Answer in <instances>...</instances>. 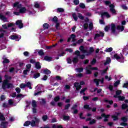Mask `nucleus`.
<instances>
[{"mask_svg":"<svg viewBox=\"0 0 128 128\" xmlns=\"http://www.w3.org/2000/svg\"><path fill=\"white\" fill-rule=\"evenodd\" d=\"M34 120H32L31 122L30 126H36V124H38V123L40 122V120L38 118H37L36 117L34 118Z\"/></svg>","mask_w":128,"mask_h":128,"instance_id":"nucleus-7","label":"nucleus"},{"mask_svg":"<svg viewBox=\"0 0 128 128\" xmlns=\"http://www.w3.org/2000/svg\"><path fill=\"white\" fill-rule=\"evenodd\" d=\"M76 70L78 72H84V68H78L76 69Z\"/></svg>","mask_w":128,"mask_h":128,"instance_id":"nucleus-42","label":"nucleus"},{"mask_svg":"<svg viewBox=\"0 0 128 128\" xmlns=\"http://www.w3.org/2000/svg\"><path fill=\"white\" fill-rule=\"evenodd\" d=\"M128 50V46H126L125 48H124L122 50L123 52V54H124L125 52H126V50Z\"/></svg>","mask_w":128,"mask_h":128,"instance_id":"nucleus-57","label":"nucleus"},{"mask_svg":"<svg viewBox=\"0 0 128 128\" xmlns=\"http://www.w3.org/2000/svg\"><path fill=\"white\" fill-rule=\"evenodd\" d=\"M72 16L74 20H75V22L78 21V16H76V13H73L72 14Z\"/></svg>","mask_w":128,"mask_h":128,"instance_id":"nucleus-23","label":"nucleus"},{"mask_svg":"<svg viewBox=\"0 0 128 128\" xmlns=\"http://www.w3.org/2000/svg\"><path fill=\"white\" fill-rule=\"evenodd\" d=\"M102 116H103V118H105L104 119V122H108V118H110V115H106L104 114H102Z\"/></svg>","mask_w":128,"mask_h":128,"instance_id":"nucleus-20","label":"nucleus"},{"mask_svg":"<svg viewBox=\"0 0 128 128\" xmlns=\"http://www.w3.org/2000/svg\"><path fill=\"white\" fill-rule=\"evenodd\" d=\"M110 62V58H107L106 60V62L104 63V66H106V64H108Z\"/></svg>","mask_w":128,"mask_h":128,"instance_id":"nucleus-24","label":"nucleus"},{"mask_svg":"<svg viewBox=\"0 0 128 128\" xmlns=\"http://www.w3.org/2000/svg\"><path fill=\"white\" fill-rule=\"evenodd\" d=\"M9 106L10 105L8 104H6V103H4L3 104V107L4 108H8Z\"/></svg>","mask_w":128,"mask_h":128,"instance_id":"nucleus-59","label":"nucleus"},{"mask_svg":"<svg viewBox=\"0 0 128 128\" xmlns=\"http://www.w3.org/2000/svg\"><path fill=\"white\" fill-rule=\"evenodd\" d=\"M52 22H54L57 23L58 22V18H56V16H54L52 18Z\"/></svg>","mask_w":128,"mask_h":128,"instance_id":"nucleus-49","label":"nucleus"},{"mask_svg":"<svg viewBox=\"0 0 128 128\" xmlns=\"http://www.w3.org/2000/svg\"><path fill=\"white\" fill-rule=\"evenodd\" d=\"M98 70L97 67H92L91 65H89L86 68V72L88 74H92V70Z\"/></svg>","mask_w":128,"mask_h":128,"instance_id":"nucleus-5","label":"nucleus"},{"mask_svg":"<svg viewBox=\"0 0 128 128\" xmlns=\"http://www.w3.org/2000/svg\"><path fill=\"white\" fill-rule=\"evenodd\" d=\"M76 38V35L72 34L70 37V38H68V42H70V40H72V42H74Z\"/></svg>","mask_w":128,"mask_h":128,"instance_id":"nucleus-19","label":"nucleus"},{"mask_svg":"<svg viewBox=\"0 0 128 128\" xmlns=\"http://www.w3.org/2000/svg\"><path fill=\"white\" fill-rule=\"evenodd\" d=\"M117 98H118L119 100H124V96H118Z\"/></svg>","mask_w":128,"mask_h":128,"instance_id":"nucleus-51","label":"nucleus"},{"mask_svg":"<svg viewBox=\"0 0 128 128\" xmlns=\"http://www.w3.org/2000/svg\"><path fill=\"white\" fill-rule=\"evenodd\" d=\"M38 54H40V56H43L44 54V51H42V50H40L38 52Z\"/></svg>","mask_w":128,"mask_h":128,"instance_id":"nucleus-58","label":"nucleus"},{"mask_svg":"<svg viewBox=\"0 0 128 128\" xmlns=\"http://www.w3.org/2000/svg\"><path fill=\"white\" fill-rule=\"evenodd\" d=\"M39 76H40V74L36 73V74H34V78H39Z\"/></svg>","mask_w":128,"mask_h":128,"instance_id":"nucleus-32","label":"nucleus"},{"mask_svg":"<svg viewBox=\"0 0 128 128\" xmlns=\"http://www.w3.org/2000/svg\"><path fill=\"white\" fill-rule=\"evenodd\" d=\"M26 68L27 70H30V68H32V64H28L26 65Z\"/></svg>","mask_w":128,"mask_h":128,"instance_id":"nucleus-60","label":"nucleus"},{"mask_svg":"<svg viewBox=\"0 0 128 128\" xmlns=\"http://www.w3.org/2000/svg\"><path fill=\"white\" fill-rule=\"evenodd\" d=\"M104 36V33L100 32L98 33L95 34L94 36V40H100V38H103Z\"/></svg>","mask_w":128,"mask_h":128,"instance_id":"nucleus-6","label":"nucleus"},{"mask_svg":"<svg viewBox=\"0 0 128 128\" xmlns=\"http://www.w3.org/2000/svg\"><path fill=\"white\" fill-rule=\"evenodd\" d=\"M80 50L82 54H85L86 56H90L94 52V48H90L88 52L86 48L84 47V46H80Z\"/></svg>","mask_w":128,"mask_h":128,"instance_id":"nucleus-2","label":"nucleus"},{"mask_svg":"<svg viewBox=\"0 0 128 128\" xmlns=\"http://www.w3.org/2000/svg\"><path fill=\"white\" fill-rule=\"evenodd\" d=\"M3 64H8L10 62V60L6 58H3Z\"/></svg>","mask_w":128,"mask_h":128,"instance_id":"nucleus-30","label":"nucleus"},{"mask_svg":"<svg viewBox=\"0 0 128 128\" xmlns=\"http://www.w3.org/2000/svg\"><path fill=\"white\" fill-rule=\"evenodd\" d=\"M78 18H80V20H84V17L82 16V15L81 14H78Z\"/></svg>","mask_w":128,"mask_h":128,"instance_id":"nucleus-47","label":"nucleus"},{"mask_svg":"<svg viewBox=\"0 0 128 128\" xmlns=\"http://www.w3.org/2000/svg\"><path fill=\"white\" fill-rule=\"evenodd\" d=\"M52 128H62V125L56 126L54 124L52 126Z\"/></svg>","mask_w":128,"mask_h":128,"instance_id":"nucleus-39","label":"nucleus"},{"mask_svg":"<svg viewBox=\"0 0 128 128\" xmlns=\"http://www.w3.org/2000/svg\"><path fill=\"white\" fill-rule=\"evenodd\" d=\"M120 113H116V115H112V118H113V120H118V116H120Z\"/></svg>","mask_w":128,"mask_h":128,"instance_id":"nucleus-16","label":"nucleus"},{"mask_svg":"<svg viewBox=\"0 0 128 128\" xmlns=\"http://www.w3.org/2000/svg\"><path fill=\"white\" fill-rule=\"evenodd\" d=\"M48 26H50L48 25V24L46 23V24H43V28H44V30H46L48 28Z\"/></svg>","mask_w":128,"mask_h":128,"instance_id":"nucleus-34","label":"nucleus"},{"mask_svg":"<svg viewBox=\"0 0 128 128\" xmlns=\"http://www.w3.org/2000/svg\"><path fill=\"white\" fill-rule=\"evenodd\" d=\"M63 120H70V116H63Z\"/></svg>","mask_w":128,"mask_h":128,"instance_id":"nucleus-50","label":"nucleus"},{"mask_svg":"<svg viewBox=\"0 0 128 128\" xmlns=\"http://www.w3.org/2000/svg\"><path fill=\"white\" fill-rule=\"evenodd\" d=\"M122 122H128V117L126 116L122 117Z\"/></svg>","mask_w":128,"mask_h":128,"instance_id":"nucleus-46","label":"nucleus"},{"mask_svg":"<svg viewBox=\"0 0 128 128\" xmlns=\"http://www.w3.org/2000/svg\"><path fill=\"white\" fill-rule=\"evenodd\" d=\"M80 52L78 50H76V52H75V54H76L77 56H80V58H82V59L86 57L84 56V54L80 55Z\"/></svg>","mask_w":128,"mask_h":128,"instance_id":"nucleus-11","label":"nucleus"},{"mask_svg":"<svg viewBox=\"0 0 128 128\" xmlns=\"http://www.w3.org/2000/svg\"><path fill=\"white\" fill-rule=\"evenodd\" d=\"M128 106V104H123L122 105V108H126Z\"/></svg>","mask_w":128,"mask_h":128,"instance_id":"nucleus-62","label":"nucleus"},{"mask_svg":"<svg viewBox=\"0 0 128 128\" xmlns=\"http://www.w3.org/2000/svg\"><path fill=\"white\" fill-rule=\"evenodd\" d=\"M112 48H107L104 50V52H112Z\"/></svg>","mask_w":128,"mask_h":128,"instance_id":"nucleus-38","label":"nucleus"},{"mask_svg":"<svg viewBox=\"0 0 128 128\" xmlns=\"http://www.w3.org/2000/svg\"><path fill=\"white\" fill-rule=\"evenodd\" d=\"M96 62V58H94L92 61L91 62V64H94Z\"/></svg>","mask_w":128,"mask_h":128,"instance_id":"nucleus-56","label":"nucleus"},{"mask_svg":"<svg viewBox=\"0 0 128 128\" xmlns=\"http://www.w3.org/2000/svg\"><path fill=\"white\" fill-rule=\"evenodd\" d=\"M44 73L45 74H50V71L48 69H46L44 70Z\"/></svg>","mask_w":128,"mask_h":128,"instance_id":"nucleus-31","label":"nucleus"},{"mask_svg":"<svg viewBox=\"0 0 128 128\" xmlns=\"http://www.w3.org/2000/svg\"><path fill=\"white\" fill-rule=\"evenodd\" d=\"M32 108H36V100H33L32 101Z\"/></svg>","mask_w":128,"mask_h":128,"instance_id":"nucleus-28","label":"nucleus"},{"mask_svg":"<svg viewBox=\"0 0 128 128\" xmlns=\"http://www.w3.org/2000/svg\"><path fill=\"white\" fill-rule=\"evenodd\" d=\"M102 16H106V18H110V14H108V12H102L101 14Z\"/></svg>","mask_w":128,"mask_h":128,"instance_id":"nucleus-15","label":"nucleus"},{"mask_svg":"<svg viewBox=\"0 0 128 128\" xmlns=\"http://www.w3.org/2000/svg\"><path fill=\"white\" fill-rule=\"evenodd\" d=\"M74 86L76 88V90H80V88H82V86H80V84L78 82H75L74 84Z\"/></svg>","mask_w":128,"mask_h":128,"instance_id":"nucleus-12","label":"nucleus"},{"mask_svg":"<svg viewBox=\"0 0 128 128\" xmlns=\"http://www.w3.org/2000/svg\"><path fill=\"white\" fill-rule=\"evenodd\" d=\"M117 30H120V32H122L124 30V26H117Z\"/></svg>","mask_w":128,"mask_h":128,"instance_id":"nucleus-21","label":"nucleus"},{"mask_svg":"<svg viewBox=\"0 0 128 128\" xmlns=\"http://www.w3.org/2000/svg\"><path fill=\"white\" fill-rule=\"evenodd\" d=\"M78 56L75 57L73 58L72 62H74V64H76V62H78Z\"/></svg>","mask_w":128,"mask_h":128,"instance_id":"nucleus-40","label":"nucleus"},{"mask_svg":"<svg viewBox=\"0 0 128 128\" xmlns=\"http://www.w3.org/2000/svg\"><path fill=\"white\" fill-rule=\"evenodd\" d=\"M122 94V90H118L116 92V95L114 96V98H118V96H120V94Z\"/></svg>","mask_w":128,"mask_h":128,"instance_id":"nucleus-22","label":"nucleus"},{"mask_svg":"<svg viewBox=\"0 0 128 128\" xmlns=\"http://www.w3.org/2000/svg\"><path fill=\"white\" fill-rule=\"evenodd\" d=\"M86 90V88H84L83 90H81V91L80 92V94H83V96H84V94H86L84 93Z\"/></svg>","mask_w":128,"mask_h":128,"instance_id":"nucleus-36","label":"nucleus"},{"mask_svg":"<svg viewBox=\"0 0 128 128\" xmlns=\"http://www.w3.org/2000/svg\"><path fill=\"white\" fill-rule=\"evenodd\" d=\"M4 34V30L2 29H0V38H2Z\"/></svg>","mask_w":128,"mask_h":128,"instance_id":"nucleus-27","label":"nucleus"},{"mask_svg":"<svg viewBox=\"0 0 128 128\" xmlns=\"http://www.w3.org/2000/svg\"><path fill=\"white\" fill-rule=\"evenodd\" d=\"M44 60H47V62H50L52 60V57L46 56L44 58Z\"/></svg>","mask_w":128,"mask_h":128,"instance_id":"nucleus-26","label":"nucleus"},{"mask_svg":"<svg viewBox=\"0 0 128 128\" xmlns=\"http://www.w3.org/2000/svg\"><path fill=\"white\" fill-rule=\"evenodd\" d=\"M79 6L80 8H86V6L82 3L80 4Z\"/></svg>","mask_w":128,"mask_h":128,"instance_id":"nucleus-52","label":"nucleus"},{"mask_svg":"<svg viewBox=\"0 0 128 128\" xmlns=\"http://www.w3.org/2000/svg\"><path fill=\"white\" fill-rule=\"evenodd\" d=\"M26 87V85L24 84H22L20 85V88H24Z\"/></svg>","mask_w":128,"mask_h":128,"instance_id":"nucleus-53","label":"nucleus"},{"mask_svg":"<svg viewBox=\"0 0 128 128\" xmlns=\"http://www.w3.org/2000/svg\"><path fill=\"white\" fill-rule=\"evenodd\" d=\"M108 68H106L105 70H102L101 71V74H106L108 70Z\"/></svg>","mask_w":128,"mask_h":128,"instance_id":"nucleus-41","label":"nucleus"},{"mask_svg":"<svg viewBox=\"0 0 128 128\" xmlns=\"http://www.w3.org/2000/svg\"><path fill=\"white\" fill-rule=\"evenodd\" d=\"M0 20H2L4 22H8V18L2 15V14H0Z\"/></svg>","mask_w":128,"mask_h":128,"instance_id":"nucleus-14","label":"nucleus"},{"mask_svg":"<svg viewBox=\"0 0 128 128\" xmlns=\"http://www.w3.org/2000/svg\"><path fill=\"white\" fill-rule=\"evenodd\" d=\"M16 26H18L20 28H24V24H22V20H18L16 22Z\"/></svg>","mask_w":128,"mask_h":128,"instance_id":"nucleus-8","label":"nucleus"},{"mask_svg":"<svg viewBox=\"0 0 128 128\" xmlns=\"http://www.w3.org/2000/svg\"><path fill=\"white\" fill-rule=\"evenodd\" d=\"M11 40H20V36L18 35H12L10 36Z\"/></svg>","mask_w":128,"mask_h":128,"instance_id":"nucleus-10","label":"nucleus"},{"mask_svg":"<svg viewBox=\"0 0 128 128\" xmlns=\"http://www.w3.org/2000/svg\"><path fill=\"white\" fill-rule=\"evenodd\" d=\"M35 66L36 68H37V70H40V68H42V66H40V62H37L36 63Z\"/></svg>","mask_w":128,"mask_h":128,"instance_id":"nucleus-25","label":"nucleus"},{"mask_svg":"<svg viewBox=\"0 0 128 128\" xmlns=\"http://www.w3.org/2000/svg\"><path fill=\"white\" fill-rule=\"evenodd\" d=\"M96 120L93 119L90 122V124H96Z\"/></svg>","mask_w":128,"mask_h":128,"instance_id":"nucleus-54","label":"nucleus"},{"mask_svg":"<svg viewBox=\"0 0 128 128\" xmlns=\"http://www.w3.org/2000/svg\"><path fill=\"white\" fill-rule=\"evenodd\" d=\"M14 8H20L19 12L20 14H24L26 12V8L24 7H22V4H20L18 2H16L14 4Z\"/></svg>","mask_w":128,"mask_h":128,"instance_id":"nucleus-3","label":"nucleus"},{"mask_svg":"<svg viewBox=\"0 0 128 128\" xmlns=\"http://www.w3.org/2000/svg\"><path fill=\"white\" fill-rule=\"evenodd\" d=\"M32 124V122H30V121H27L24 122V126H30V124Z\"/></svg>","mask_w":128,"mask_h":128,"instance_id":"nucleus-29","label":"nucleus"},{"mask_svg":"<svg viewBox=\"0 0 128 128\" xmlns=\"http://www.w3.org/2000/svg\"><path fill=\"white\" fill-rule=\"evenodd\" d=\"M104 78H102V80L100 79H94V82L96 84V85L98 86V84H104Z\"/></svg>","mask_w":128,"mask_h":128,"instance_id":"nucleus-9","label":"nucleus"},{"mask_svg":"<svg viewBox=\"0 0 128 128\" xmlns=\"http://www.w3.org/2000/svg\"><path fill=\"white\" fill-rule=\"evenodd\" d=\"M114 58H116V60H124L123 56L120 57V56H118V54H114Z\"/></svg>","mask_w":128,"mask_h":128,"instance_id":"nucleus-17","label":"nucleus"},{"mask_svg":"<svg viewBox=\"0 0 128 128\" xmlns=\"http://www.w3.org/2000/svg\"><path fill=\"white\" fill-rule=\"evenodd\" d=\"M6 120V118H4V115L2 114L0 112V120H2L0 126L2 128H6L8 126V123L6 121H4Z\"/></svg>","mask_w":128,"mask_h":128,"instance_id":"nucleus-4","label":"nucleus"},{"mask_svg":"<svg viewBox=\"0 0 128 128\" xmlns=\"http://www.w3.org/2000/svg\"><path fill=\"white\" fill-rule=\"evenodd\" d=\"M111 28V30L112 32H116V24H112L110 26Z\"/></svg>","mask_w":128,"mask_h":128,"instance_id":"nucleus-18","label":"nucleus"},{"mask_svg":"<svg viewBox=\"0 0 128 128\" xmlns=\"http://www.w3.org/2000/svg\"><path fill=\"white\" fill-rule=\"evenodd\" d=\"M88 28L90 30H92L94 28V24L92 22L90 24Z\"/></svg>","mask_w":128,"mask_h":128,"instance_id":"nucleus-35","label":"nucleus"},{"mask_svg":"<svg viewBox=\"0 0 128 128\" xmlns=\"http://www.w3.org/2000/svg\"><path fill=\"white\" fill-rule=\"evenodd\" d=\"M73 2L75 6H78V4H80V0H74L73 1Z\"/></svg>","mask_w":128,"mask_h":128,"instance_id":"nucleus-44","label":"nucleus"},{"mask_svg":"<svg viewBox=\"0 0 128 128\" xmlns=\"http://www.w3.org/2000/svg\"><path fill=\"white\" fill-rule=\"evenodd\" d=\"M84 30H88V23H85L84 25Z\"/></svg>","mask_w":128,"mask_h":128,"instance_id":"nucleus-48","label":"nucleus"},{"mask_svg":"<svg viewBox=\"0 0 128 128\" xmlns=\"http://www.w3.org/2000/svg\"><path fill=\"white\" fill-rule=\"evenodd\" d=\"M16 92H17L18 94H20V88H16Z\"/></svg>","mask_w":128,"mask_h":128,"instance_id":"nucleus-63","label":"nucleus"},{"mask_svg":"<svg viewBox=\"0 0 128 128\" xmlns=\"http://www.w3.org/2000/svg\"><path fill=\"white\" fill-rule=\"evenodd\" d=\"M48 116L46 115H44L42 116V120L46 122V120H48Z\"/></svg>","mask_w":128,"mask_h":128,"instance_id":"nucleus-43","label":"nucleus"},{"mask_svg":"<svg viewBox=\"0 0 128 128\" xmlns=\"http://www.w3.org/2000/svg\"><path fill=\"white\" fill-rule=\"evenodd\" d=\"M5 80L3 81L2 84V88L4 90L6 88H12V84L10 83V81L12 80V76L8 75L6 74L4 76Z\"/></svg>","mask_w":128,"mask_h":128,"instance_id":"nucleus-1","label":"nucleus"},{"mask_svg":"<svg viewBox=\"0 0 128 128\" xmlns=\"http://www.w3.org/2000/svg\"><path fill=\"white\" fill-rule=\"evenodd\" d=\"M110 11L111 12H112V14H116V10L114 8V4H110Z\"/></svg>","mask_w":128,"mask_h":128,"instance_id":"nucleus-13","label":"nucleus"},{"mask_svg":"<svg viewBox=\"0 0 128 128\" xmlns=\"http://www.w3.org/2000/svg\"><path fill=\"white\" fill-rule=\"evenodd\" d=\"M24 96H26L23 95L22 94H18L17 95V98H24Z\"/></svg>","mask_w":128,"mask_h":128,"instance_id":"nucleus-61","label":"nucleus"},{"mask_svg":"<svg viewBox=\"0 0 128 128\" xmlns=\"http://www.w3.org/2000/svg\"><path fill=\"white\" fill-rule=\"evenodd\" d=\"M120 84V80H118L114 84V86H118Z\"/></svg>","mask_w":128,"mask_h":128,"instance_id":"nucleus-55","label":"nucleus"},{"mask_svg":"<svg viewBox=\"0 0 128 128\" xmlns=\"http://www.w3.org/2000/svg\"><path fill=\"white\" fill-rule=\"evenodd\" d=\"M8 102L10 106H12V104H14V100L12 99L9 100Z\"/></svg>","mask_w":128,"mask_h":128,"instance_id":"nucleus-45","label":"nucleus"},{"mask_svg":"<svg viewBox=\"0 0 128 128\" xmlns=\"http://www.w3.org/2000/svg\"><path fill=\"white\" fill-rule=\"evenodd\" d=\"M64 10L62 8H57V12H64Z\"/></svg>","mask_w":128,"mask_h":128,"instance_id":"nucleus-37","label":"nucleus"},{"mask_svg":"<svg viewBox=\"0 0 128 128\" xmlns=\"http://www.w3.org/2000/svg\"><path fill=\"white\" fill-rule=\"evenodd\" d=\"M26 86L28 88H29L30 90H32V84L30 83V82H28L26 84Z\"/></svg>","mask_w":128,"mask_h":128,"instance_id":"nucleus-33","label":"nucleus"},{"mask_svg":"<svg viewBox=\"0 0 128 128\" xmlns=\"http://www.w3.org/2000/svg\"><path fill=\"white\" fill-rule=\"evenodd\" d=\"M128 82L124 84L123 88H128Z\"/></svg>","mask_w":128,"mask_h":128,"instance_id":"nucleus-64","label":"nucleus"}]
</instances>
